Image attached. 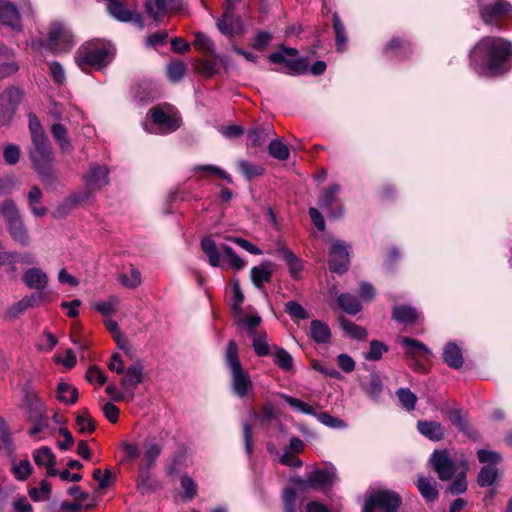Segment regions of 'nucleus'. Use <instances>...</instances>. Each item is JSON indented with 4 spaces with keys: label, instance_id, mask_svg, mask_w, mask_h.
<instances>
[{
    "label": "nucleus",
    "instance_id": "7ed1b4c3",
    "mask_svg": "<svg viewBox=\"0 0 512 512\" xmlns=\"http://www.w3.org/2000/svg\"><path fill=\"white\" fill-rule=\"evenodd\" d=\"M28 155L41 182L47 188H54L57 184V176L53 169L55 154L48 137L32 140Z\"/></svg>",
    "mask_w": 512,
    "mask_h": 512
},
{
    "label": "nucleus",
    "instance_id": "f3484780",
    "mask_svg": "<svg viewBox=\"0 0 512 512\" xmlns=\"http://www.w3.org/2000/svg\"><path fill=\"white\" fill-rule=\"evenodd\" d=\"M84 182L89 191L102 189L109 183V170L105 165L93 164L84 175Z\"/></svg>",
    "mask_w": 512,
    "mask_h": 512
},
{
    "label": "nucleus",
    "instance_id": "393cba45",
    "mask_svg": "<svg viewBox=\"0 0 512 512\" xmlns=\"http://www.w3.org/2000/svg\"><path fill=\"white\" fill-rule=\"evenodd\" d=\"M443 359L445 363L453 369H460L464 362L462 350L454 342H449L445 345L443 349Z\"/></svg>",
    "mask_w": 512,
    "mask_h": 512
},
{
    "label": "nucleus",
    "instance_id": "5701e85b",
    "mask_svg": "<svg viewBox=\"0 0 512 512\" xmlns=\"http://www.w3.org/2000/svg\"><path fill=\"white\" fill-rule=\"evenodd\" d=\"M151 468H147L144 465H140L139 467V474L137 478V489L141 493H149L154 492L156 490L161 489V483L156 480L152 479L149 470Z\"/></svg>",
    "mask_w": 512,
    "mask_h": 512
},
{
    "label": "nucleus",
    "instance_id": "5fc2aeb1",
    "mask_svg": "<svg viewBox=\"0 0 512 512\" xmlns=\"http://www.w3.org/2000/svg\"><path fill=\"white\" fill-rule=\"evenodd\" d=\"M333 28L336 35V46L338 51H343L347 41L345 27L337 14L333 15Z\"/></svg>",
    "mask_w": 512,
    "mask_h": 512
},
{
    "label": "nucleus",
    "instance_id": "a19ab883",
    "mask_svg": "<svg viewBox=\"0 0 512 512\" xmlns=\"http://www.w3.org/2000/svg\"><path fill=\"white\" fill-rule=\"evenodd\" d=\"M33 460L36 465L45 467L49 464H55L56 458L51 449L47 446H43L33 452Z\"/></svg>",
    "mask_w": 512,
    "mask_h": 512
},
{
    "label": "nucleus",
    "instance_id": "37998d69",
    "mask_svg": "<svg viewBox=\"0 0 512 512\" xmlns=\"http://www.w3.org/2000/svg\"><path fill=\"white\" fill-rule=\"evenodd\" d=\"M268 151L271 157L280 161H285L289 158L290 152L286 144L280 139H274L269 143Z\"/></svg>",
    "mask_w": 512,
    "mask_h": 512
},
{
    "label": "nucleus",
    "instance_id": "1a4fd4ad",
    "mask_svg": "<svg viewBox=\"0 0 512 512\" xmlns=\"http://www.w3.org/2000/svg\"><path fill=\"white\" fill-rule=\"evenodd\" d=\"M479 14L486 25L500 27V22L512 14V5L507 0H477Z\"/></svg>",
    "mask_w": 512,
    "mask_h": 512
},
{
    "label": "nucleus",
    "instance_id": "09e8293b",
    "mask_svg": "<svg viewBox=\"0 0 512 512\" xmlns=\"http://www.w3.org/2000/svg\"><path fill=\"white\" fill-rule=\"evenodd\" d=\"M50 494L51 484L46 480H42L39 487H33L29 490V496L35 502L48 500L50 498Z\"/></svg>",
    "mask_w": 512,
    "mask_h": 512
},
{
    "label": "nucleus",
    "instance_id": "69168bd1",
    "mask_svg": "<svg viewBox=\"0 0 512 512\" xmlns=\"http://www.w3.org/2000/svg\"><path fill=\"white\" fill-rule=\"evenodd\" d=\"M168 38V32L166 30H159L149 34L145 39V45L148 48H155L165 44Z\"/></svg>",
    "mask_w": 512,
    "mask_h": 512
},
{
    "label": "nucleus",
    "instance_id": "f704fd0d",
    "mask_svg": "<svg viewBox=\"0 0 512 512\" xmlns=\"http://www.w3.org/2000/svg\"><path fill=\"white\" fill-rule=\"evenodd\" d=\"M337 302L346 313L351 315L357 314L362 309L360 300L356 296L348 293L340 294Z\"/></svg>",
    "mask_w": 512,
    "mask_h": 512
},
{
    "label": "nucleus",
    "instance_id": "bb28decb",
    "mask_svg": "<svg viewBox=\"0 0 512 512\" xmlns=\"http://www.w3.org/2000/svg\"><path fill=\"white\" fill-rule=\"evenodd\" d=\"M417 488L422 497L428 501L433 502L438 498V490L436 488V482L432 478L420 476L417 479Z\"/></svg>",
    "mask_w": 512,
    "mask_h": 512
},
{
    "label": "nucleus",
    "instance_id": "680f3d73",
    "mask_svg": "<svg viewBox=\"0 0 512 512\" xmlns=\"http://www.w3.org/2000/svg\"><path fill=\"white\" fill-rule=\"evenodd\" d=\"M193 171L194 172H200V171H203V172H206L208 174H213V175H216L218 176L219 178L223 179V180H226L227 182L229 183H232V177L227 173L225 172L224 170H222L221 168H219L218 166L216 165H212V164H207V165H197L193 168Z\"/></svg>",
    "mask_w": 512,
    "mask_h": 512
},
{
    "label": "nucleus",
    "instance_id": "603ef678",
    "mask_svg": "<svg viewBox=\"0 0 512 512\" xmlns=\"http://www.w3.org/2000/svg\"><path fill=\"white\" fill-rule=\"evenodd\" d=\"M383 391V383L378 374L373 373L369 377V382L365 387L366 394L376 400L379 398L380 394Z\"/></svg>",
    "mask_w": 512,
    "mask_h": 512
},
{
    "label": "nucleus",
    "instance_id": "423d86ee",
    "mask_svg": "<svg viewBox=\"0 0 512 512\" xmlns=\"http://www.w3.org/2000/svg\"><path fill=\"white\" fill-rule=\"evenodd\" d=\"M201 249L212 267H219L221 260L228 261L230 267L237 271L246 266V261L239 257L230 246L222 244L218 247L215 241L209 237L202 238Z\"/></svg>",
    "mask_w": 512,
    "mask_h": 512
},
{
    "label": "nucleus",
    "instance_id": "7c9ffc66",
    "mask_svg": "<svg viewBox=\"0 0 512 512\" xmlns=\"http://www.w3.org/2000/svg\"><path fill=\"white\" fill-rule=\"evenodd\" d=\"M238 326L246 329L250 337H254L258 333L255 328L261 323V317L259 315H244L242 312L234 315Z\"/></svg>",
    "mask_w": 512,
    "mask_h": 512
},
{
    "label": "nucleus",
    "instance_id": "4c0bfd02",
    "mask_svg": "<svg viewBox=\"0 0 512 512\" xmlns=\"http://www.w3.org/2000/svg\"><path fill=\"white\" fill-rule=\"evenodd\" d=\"M273 358L275 364L282 370L290 371L293 369V358L285 349L274 346Z\"/></svg>",
    "mask_w": 512,
    "mask_h": 512
},
{
    "label": "nucleus",
    "instance_id": "2eb2a0df",
    "mask_svg": "<svg viewBox=\"0 0 512 512\" xmlns=\"http://www.w3.org/2000/svg\"><path fill=\"white\" fill-rule=\"evenodd\" d=\"M349 263L348 246L340 240H335L329 252V269L334 273L342 274L347 271Z\"/></svg>",
    "mask_w": 512,
    "mask_h": 512
},
{
    "label": "nucleus",
    "instance_id": "8fccbe9b",
    "mask_svg": "<svg viewBox=\"0 0 512 512\" xmlns=\"http://www.w3.org/2000/svg\"><path fill=\"white\" fill-rule=\"evenodd\" d=\"M279 396L286 401L293 409L307 415H315V411L311 405L303 402L302 400L289 396L284 393H280Z\"/></svg>",
    "mask_w": 512,
    "mask_h": 512
},
{
    "label": "nucleus",
    "instance_id": "de8ad7c7",
    "mask_svg": "<svg viewBox=\"0 0 512 512\" xmlns=\"http://www.w3.org/2000/svg\"><path fill=\"white\" fill-rule=\"evenodd\" d=\"M107 330L112 334L114 340L117 343L118 348L128 355V344L125 338L121 336L118 323L114 320L108 319L105 321Z\"/></svg>",
    "mask_w": 512,
    "mask_h": 512
},
{
    "label": "nucleus",
    "instance_id": "39448f33",
    "mask_svg": "<svg viewBox=\"0 0 512 512\" xmlns=\"http://www.w3.org/2000/svg\"><path fill=\"white\" fill-rule=\"evenodd\" d=\"M147 116L150 117L154 126L153 132L157 134L173 133L182 125L178 109L169 103H162L152 107L148 111Z\"/></svg>",
    "mask_w": 512,
    "mask_h": 512
},
{
    "label": "nucleus",
    "instance_id": "c85d7f7f",
    "mask_svg": "<svg viewBox=\"0 0 512 512\" xmlns=\"http://www.w3.org/2000/svg\"><path fill=\"white\" fill-rule=\"evenodd\" d=\"M50 131L62 152H69L73 149L72 144L68 138V130L64 125L60 123H54L51 126Z\"/></svg>",
    "mask_w": 512,
    "mask_h": 512
},
{
    "label": "nucleus",
    "instance_id": "473e14b6",
    "mask_svg": "<svg viewBox=\"0 0 512 512\" xmlns=\"http://www.w3.org/2000/svg\"><path fill=\"white\" fill-rule=\"evenodd\" d=\"M57 399L67 405H73L78 399V390L68 383L61 382L57 387Z\"/></svg>",
    "mask_w": 512,
    "mask_h": 512
},
{
    "label": "nucleus",
    "instance_id": "4be33fe9",
    "mask_svg": "<svg viewBox=\"0 0 512 512\" xmlns=\"http://www.w3.org/2000/svg\"><path fill=\"white\" fill-rule=\"evenodd\" d=\"M417 429L420 434L435 442L442 440L446 433L445 427L436 421H418Z\"/></svg>",
    "mask_w": 512,
    "mask_h": 512
},
{
    "label": "nucleus",
    "instance_id": "6e6552de",
    "mask_svg": "<svg viewBox=\"0 0 512 512\" xmlns=\"http://www.w3.org/2000/svg\"><path fill=\"white\" fill-rule=\"evenodd\" d=\"M465 458H456L447 449L435 450L429 462L441 481H449L461 470V461Z\"/></svg>",
    "mask_w": 512,
    "mask_h": 512
},
{
    "label": "nucleus",
    "instance_id": "13d9d810",
    "mask_svg": "<svg viewBox=\"0 0 512 512\" xmlns=\"http://www.w3.org/2000/svg\"><path fill=\"white\" fill-rule=\"evenodd\" d=\"M161 453V447L156 443H149L146 445V449L144 452L143 462L141 465H144L147 468H152L155 465L156 459Z\"/></svg>",
    "mask_w": 512,
    "mask_h": 512
},
{
    "label": "nucleus",
    "instance_id": "72a5a7b5",
    "mask_svg": "<svg viewBox=\"0 0 512 512\" xmlns=\"http://www.w3.org/2000/svg\"><path fill=\"white\" fill-rule=\"evenodd\" d=\"M43 194L38 186H33L28 192V203L31 212L36 217H43L47 213V208L44 206H37L42 199Z\"/></svg>",
    "mask_w": 512,
    "mask_h": 512
},
{
    "label": "nucleus",
    "instance_id": "f03ea898",
    "mask_svg": "<svg viewBox=\"0 0 512 512\" xmlns=\"http://www.w3.org/2000/svg\"><path fill=\"white\" fill-rule=\"evenodd\" d=\"M114 51V46L108 41H87L75 52V63L82 71H88L90 68L101 70L112 61Z\"/></svg>",
    "mask_w": 512,
    "mask_h": 512
},
{
    "label": "nucleus",
    "instance_id": "4468645a",
    "mask_svg": "<svg viewBox=\"0 0 512 512\" xmlns=\"http://www.w3.org/2000/svg\"><path fill=\"white\" fill-rule=\"evenodd\" d=\"M367 502L378 512H398L401 505V497L398 493L390 490H379L372 493Z\"/></svg>",
    "mask_w": 512,
    "mask_h": 512
},
{
    "label": "nucleus",
    "instance_id": "e433bc0d",
    "mask_svg": "<svg viewBox=\"0 0 512 512\" xmlns=\"http://www.w3.org/2000/svg\"><path fill=\"white\" fill-rule=\"evenodd\" d=\"M498 477V470L493 465H485L481 468L477 482L481 487L492 486Z\"/></svg>",
    "mask_w": 512,
    "mask_h": 512
},
{
    "label": "nucleus",
    "instance_id": "864d4df0",
    "mask_svg": "<svg viewBox=\"0 0 512 512\" xmlns=\"http://www.w3.org/2000/svg\"><path fill=\"white\" fill-rule=\"evenodd\" d=\"M252 346L257 356L264 357L270 354V345L266 333H259L252 337Z\"/></svg>",
    "mask_w": 512,
    "mask_h": 512
},
{
    "label": "nucleus",
    "instance_id": "bf43d9fd",
    "mask_svg": "<svg viewBox=\"0 0 512 512\" xmlns=\"http://www.w3.org/2000/svg\"><path fill=\"white\" fill-rule=\"evenodd\" d=\"M76 425L80 433H92L96 428L95 421L90 417L87 411H83L77 416Z\"/></svg>",
    "mask_w": 512,
    "mask_h": 512
},
{
    "label": "nucleus",
    "instance_id": "338daca9",
    "mask_svg": "<svg viewBox=\"0 0 512 512\" xmlns=\"http://www.w3.org/2000/svg\"><path fill=\"white\" fill-rule=\"evenodd\" d=\"M271 40L272 34L270 32L259 30L256 32L251 45L254 49L262 51Z\"/></svg>",
    "mask_w": 512,
    "mask_h": 512
},
{
    "label": "nucleus",
    "instance_id": "f257e3e1",
    "mask_svg": "<svg viewBox=\"0 0 512 512\" xmlns=\"http://www.w3.org/2000/svg\"><path fill=\"white\" fill-rule=\"evenodd\" d=\"M511 55V42L501 37L484 36L470 51V67L480 76H501L510 69Z\"/></svg>",
    "mask_w": 512,
    "mask_h": 512
},
{
    "label": "nucleus",
    "instance_id": "412c9836",
    "mask_svg": "<svg viewBox=\"0 0 512 512\" xmlns=\"http://www.w3.org/2000/svg\"><path fill=\"white\" fill-rule=\"evenodd\" d=\"M23 283L30 289L43 291L48 285V276L40 268H29L22 276Z\"/></svg>",
    "mask_w": 512,
    "mask_h": 512
},
{
    "label": "nucleus",
    "instance_id": "49530a36",
    "mask_svg": "<svg viewBox=\"0 0 512 512\" xmlns=\"http://www.w3.org/2000/svg\"><path fill=\"white\" fill-rule=\"evenodd\" d=\"M186 70L187 66L183 61H171L167 65V76L171 82L175 83L184 77Z\"/></svg>",
    "mask_w": 512,
    "mask_h": 512
},
{
    "label": "nucleus",
    "instance_id": "ddd939ff",
    "mask_svg": "<svg viewBox=\"0 0 512 512\" xmlns=\"http://www.w3.org/2000/svg\"><path fill=\"white\" fill-rule=\"evenodd\" d=\"M23 98L18 87H9L0 95V127L8 125Z\"/></svg>",
    "mask_w": 512,
    "mask_h": 512
},
{
    "label": "nucleus",
    "instance_id": "0eeeda50",
    "mask_svg": "<svg viewBox=\"0 0 512 512\" xmlns=\"http://www.w3.org/2000/svg\"><path fill=\"white\" fill-rule=\"evenodd\" d=\"M3 218L11 238L23 247L29 246L31 238L19 211L12 200L4 202Z\"/></svg>",
    "mask_w": 512,
    "mask_h": 512
},
{
    "label": "nucleus",
    "instance_id": "b1692460",
    "mask_svg": "<svg viewBox=\"0 0 512 512\" xmlns=\"http://www.w3.org/2000/svg\"><path fill=\"white\" fill-rule=\"evenodd\" d=\"M270 266V262H262L259 266L251 268L250 276L256 288L263 289L264 284L271 281L272 271Z\"/></svg>",
    "mask_w": 512,
    "mask_h": 512
},
{
    "label": "nucleus",
    "instance_id": "f8f14e48",
    "mask_svg": "<svg viewBox=\"0 0 512 512\" xmlns=\"http://www.w3.org/2000/svg\"><path fill=\"white\" fill-rule=\"evenodd\" d=\"M336 479L333 468L316 469L309 473L305 479L295 477L292 482L303 488H311L315 490H323L331 487Z\"/></svg>",
    "mask_w": 512,
    "mask_h": 512
},
{
    "label": "nucleus",
    "instance_id": "ea45409f",
    "mask_svg": "<svg viewBox=\"0 0 512 512\" xmlns=\"http://www.w3.org/2000/svg\"><path fill=\"white\" fill-rule=\"evenodd\" d=\"M26 407L28 410L29 420L45 417V407L36 396L26 397Z\"/></svg>",
    "mask_w": 512,
    "mask_h": 512
},
{
    "label": "nucleus",
    "instance_id": "dca6fc26",
    "mask_svg": "<svg viewBox=\"0 0 512 512\" xmlns=\"http://www.w3.org/2000/svg\"><path fill=\"white\" fill-rule=\"evenodd\" d=\"M234 9V4L228 1V5H226L225 12L221 18L217 21L218 30L225 36L229 38H233L238 35H242L244 33V25L240 18L234 17L232 15V11Z\"/></svg>",
    "mask_w": 512,
    "mask_h": 512
},
{
    "label": "nucleus",
    "instance_id": "774afa93",
    "mask_svg": "<svg viewBox=\"0 0 512 512\" xmlns=\"http://www.w3.org/2000/svg\"><path fill=\"white\" fill-rule=\"evenodd\" d=\"M4 161L8 165L16 164L20 159V148L15 144H8L3 150Z\"/></svg>",
    "mask_w": 512,
    "mask_h": 512
},
{
    "label": "nucleus",
    "instance_id": "2f4dec72",
    "mask_svg": "<svg viewBox=\"0 0 512 512\" xmlns=\"http://www.w3.org/2000/svg\"><path fill=\"white\" fill-rule=\"evenodd\" d=\"M310 336L317 343H327L330 340L331 332L326 323L313 320L310 326Z\"/></svg>",
    "mask_w": 512,
    "mask_h": 512
},
{
    "label": "nucleus",
    "instance_id": "0e129e2a",
    "mask_svg": "<svg viewBox=\"0 0 512 512\" xmlns=\"http://www.w3.org/2000/svg\"><path fill=\"white\" fill-rule=\"evenodd\" d=\"M29 131L31 134V141L47 137L39 118L35 114H29Z\"/></svg>",
    "mask_w": 512,
    "mask_h": 512
},
{
    "label": "nucleus",
    "instance_id": "a211bd4d",
    "mask_svg": "<svg viewBox=\"0 0 512 512\" xmlns=\"http://www.w3.org/2000/svg\"><path fill=\"white\" fill-rule=\"evenodd\" d=\"M0 23L14 31L22 30L20 12L13 3L7 0H0Z\"/></svg>",
    "mask_w": 512,
    "mask_h": 512
},
{
    "label": "nucleus",
    "instance_id": "e2e57ef3",
    "mask_svg": "<svg viewBox=\"0 0 512 512\" xmlns=\"http://www.w3.org/2000/svg\"><path fill=\"white\" fill-rule=\"evenodd\" d=\"M181 487L184 490L183 497L186 500H192L197 495L198 486L191 477L183 475L181 477Z\"/></svg>",
    "mask_w": 512,
    "mask_h": 512
},
{
    "label": "nucleus",
    "instance_id": "cd10ccee",
    "mask_svg": "<svg viewBox=\"0 0 512 512\" xmlns=\"http://www.w3.org/2000/svg\"><path fill=\"white\" fill-rule=\"evenodd\" d=\"M392 318L404 324H414L417 321L418 314L415 308L408 305H396L392 310Z\"/></svg>",
    "mask_w": 512,
    "mask_h": 512
},
{
    "label": "nucleus",
    "instance_id": "052dcab7",
    "mask_svg": "<svg viewBox=\"0 0 512 512\" xmlns=\"http://www.w3.org/2000/svg\"><path fill=\"white\" fill-rule=\"evenodd\" d=\"M239 169L241 173L247 178L251 180L254 177L260 176L264 173V169L260 165H253L246 160H240L238 162Z\"/></svg>",
    "mask_w": 512,
    "mask_h": 512
},
{
    "label": "nucleus",
    "instance_id": "58836bf2",
    "mask_svg": "<svg viewBox=\"0 0 512 512\" xmlns=\"http://www.w3.org/2000/svg\"><path fill=\"white\" fill-rule=\"evenodd\" d=\"M146 11L157 22L162 20L167 11V0H148Z\"/></svg>",
    "mask_w": 512,
    "mask_h": 512
},
{
    "label": "nucleus",
    "instance_id": "c756f323",
    "mask_svg": "<svg viewBox=\"0 0 512 512\" xmlns=\"http://www.w3.org/2000/svg\"><path fill=\"white\" fill-rule=\"evenodd\" d=\"M461 470L453 477H455L454 481L449 486V491L453 495L462 494L467 490V480H466V472L468 470V461H461Z\"/></svg>",
    "mask_w": 512,
    "mask_h": 512
},
{
    "label": "nucleus",
    "instance_id": "20e7f679",
    "mask_svg": "<svg viewBox=\"0 0 512 512\" xmlns=\"http://www.w3.org/2000/svg\"><path fill=\"white\" fill-rule=\"evenodd\" d=\"M225 363L231 375V390L239 398H252L254 394V384L250 374L245 370L240 362L238 347L235 341L231 340L227 344L225 352Z\"/></svg>",
    "mask_w": 512,
    "mask_h": 512
},
{
    "label": "nucleus",
    "instance_id": "6ab92c4d",
    "mask_svg": "<svg viewBox=\"0 0 512 512\" xmlns=\"http://www.w3.org/2000/svg\"><path fill=\"white\" fill-rule=\"evenodd\" d=\"M275 251L285 261L291 277L296 280L299 279L304 269L303 261L281 241L277 242Z\"/></svg>",
    "mask_w": 512,
    "mask_h": 512
},
{
    "label": "nucleus",
    "instance_id": "c03bdc74",
    "mask_svg": "<svg viewBox=\"0 0 512 512\" xmlns=\"http://www.w3.org/2000/svg\"><path fill=\"white\" fill-rule=\"evenodd\" d=\"M386 352H388V346L385 343L372 340L369 350L364 353V358L369 361H379Z\"/></svg>",
    "mask_w": 512,
    "mask_h": 512
},
{
    "label": "nucleus",
    "instance_id": "79ce46f5",
    "mask_svg": "<svg viewBox=\"0 0 512 512\" xmlns=\"http://www.w3.org/2000/svg\"><path fill=\"white\" fill-rule=\"evenodd\" d=\"M194 46L200 52L205 55L214 56L215 55V44L214 42L207 37L202 32H197L195 34Z\"/></svg>",
    "mask_w": 512,
    "mask_h": 512
},
{
    "label": "nucleus",
    "instance_id": "9b49d317",
    "mask_svg": "<svg viewBox=\"0 0 512 512\" xmlns=\"http://www.w3.org/2000/svg\"><path fill=\"white\" fill-rule=\"evenodd\" d=\"M298 54L296 48L281 46L278 51L269 54L268 60L274 64H284L292 75L303 74L307 70V62L305 58L290 59Z\"/></svg>",
    "mask_w": 512,
    "mask_h": 512
},
{
    "label": "nucleus",
    "instance_id": "c9c22d12",
    "mask_svg": "<svg viewBox=\"0 0 512 512\" xmlns=\"http://www.w3.org/2000/svg\"><path fill=\"white\" fill-rule=\"evenodd\" d=\"M401 344L405 348V352L407 355L411 357H415L418 355L419 352H423L425 354H431L430 349L422 342L409 338V337H403L401 339Z\"/></svg>",
    "mask_w": 512,
    "mask_h": 512
},
{
    "label": "nucleus",
    "instance_id": "aec40b11",
    "mask_svg": "<svg viewBox=\"0 0 512 512\" xmlns=\"http://www.w3.org/2000/svg\"><path fill=\"white\" fill-rule=\"evenodd\" d=\"M340 185L339 184H332L329 187L325 188L319 198H318V206L328 212V216L332 218H337L342 215L343 208L340 206L338 207L337 211H332L331 205L336 200L337 194L340 192Z\"/></svg>",
    "mask_w": 512,
    "mask_h": 512
},
{
    "label": "nucleus",
    "instance_id": "a878e982",
    "mask_svg": "<svg viewBox=\"0 0 512 512\" xmlns=\"http://www.w3.org/2000/svg\"><path fill=\"white\" fill-rule=\"evenodd\" d=\"M411 51L410 43L398 38L392 39L384 49V53L388 57H398L401 59L405 58Z\"/></svg>",
    "mask_w": 512,
    "mask_h": 512
},
{
    "label": "nucleus",
    "instance_id": "6e6d98bb",
    "mask_svg": "<svg viewBox=\"0 0 512 512\" xmlns=\"http://www.w3.org/2000/svg\"><path fill=\"white\" fill-rule=\"evenodd\" d=\"M11 471L17 480L24 481L30 476L32 472V466L29 460L24 459L18 463L13 464Z\"/></svg>",
    "mask_w": 512,
    "mask_h": 512
},
{
    "label": "nucleus",
    "instance_id": "4d7b16f0",
    "mask_svg": "<svg viewBox=\"0 0 512 512\" xmlns=\"http://www.w3.org/2000/svg\"><path fill=\"white\" fill-rule=\"evenodd\" d=\"M341 326L346 333H348L352 338L356 340H364L368 335L367 330L365 328L356 325L351 321L342 320Z\"/></svg>",
    "mask_w": 512,
    "mask_h": 512
},
{
    "label": "nucleus",
    "instance_id": "9d476101",
    "mask_svg": "<svg viewBox=\"0 0 512 512\" xmlns=\"http://www.w3.org/2000/svg\"><path fill=\"white\" fill-rule=\"evenodd\" d=\"M76 44L71 29L62 23H53L48 31V46L55 53H66Z\"/></svg>",
    "mask_w": 512,
    "mask_h": 512
},
{
    "label": "nucleus",
    "instance_id": "a18cd8bd",
    "mask_svg": "<svg viewBox=\"0 0 512 512\" xmlns=\"http://www.w3.org/2000/svg\"><path fill=\"white\" fill-rule=\"evenodd\" d=\"M396 395L401 406L407 411H412L415 409L417 396L409 388H399L396 391Z\"/></svg>",
    "mask_w": 512,
    "mask_h": 512
},
{
    "label": "nucleus",
    "instance_id": "3c124183",
    "mask_svg": "<svg viewBox=\"0 0 512 512\" xmlns=\"http://www.w3.org/2000/svg\"><path fill=\"white\" fill-rule=\"evenodd\" d=\"M285 310L294 321L306 320L310 317L307 310L297 301L287 302L285 305Z\"/></svg>",
    "mask_w": 512,
    "mask_h": 512
}]
</instances>
